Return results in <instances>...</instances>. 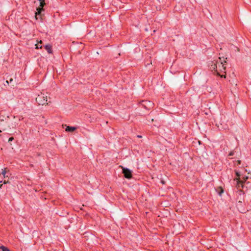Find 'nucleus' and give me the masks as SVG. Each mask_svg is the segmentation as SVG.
<instances>
[{
	"label": "nucleus",
	"mask_w": 251,
	"mask_h": 251,
	"mask_svg": "<svg viewBox=\"0 0 251 251\" xmlns=\"http://www.w3.org/2000/svg\"><path fill=\"white\" fill-rule=\"evenodd\" d=\"M14 140V138L13 137H10L8 139V142L12 141Z\"/></svg>",
	"instance_id": "obj_15"
},
{
	"label": "nucleus",
	"mask_w": 251,
	"mask_h": 251,
	"mask_svg": "<svg viewBox=\"0 0 251 251\" xmlns=\"http://www.w3.org/2000/svg\"><path fill=\"white\" fill-rule=\"evenodd\" d=\"M10 80V81H11L12 80V79L11 78Z\"/></svg>",
	"instance_id": "obj_25"
},
{
	"label": "nucleus",
	"mask_w": 251,
	"mask_h": 251,
	"mask_svg": "<svg viewBox=\"0 0 251 251\" xmlns=\"http://www.w3.org/2000/svg\"><path fill=\"white\" fill-rule=\"evenodd\" d=\"M138 137H141V136H139H139H138Z\"/></svg>",
	"instance_id": "obj_26"
},
{
	"label": "nucleus",
	"mask_w": 251,
	"mask_h": 251,
	"mask_svg": "<svg viewBox=\"0 0 251 251\" xmlns=\"http://www.w3.org/2000/svg\"><path fill=\"white\" fill-rule=\"evenodd\" d=\"M0 132H1V130H0Z\"/></svg>",
	"instance_id": "obj_27"
},
{
	"label": "nucleus",
	"mask_w": 251,
	"mask_h": 251,
	"mask_svg": "<svg viewBox=\"0 0 251 251\" xmlns=\"http://www.w3.org/2000/svg\"><path fill=\"white\" fill-rule=\"evenodd\" d=\"M36 10H37V12L35 13V18L36 20L38 19V15H40V16H41V13L42 11H44V9L43 8L41 7H38L36 9Z\"/></svg>",
	"instance_id": "obj_6"
},
{
	"label": "nucleus",
	"mask_w": 251,
	"mask_h": 251,
	"mask_svg": "<svg viewBox=\"0 0 251 251\" xmlns=\"http://www.w3.org/2000/svg\"><path fill=\"white\" fill-rule=\"evenodd\" d=\"M43 42L42 41L40 40V42H39V43L40 44H42Z\"/></svg>",
	"instance_id": "obj_21"
},
{
	"label": "nucleus",
	"mask_w": 251,
	"mask_h": 251,
	"mask_svg": "<svg viewBox=\"0 0 251 251\" xmlns=\"http://www.w3.org/2000/svg\"><path fill=\"white\" fill-rule=\"evenodd\" d=\"M219 60H214L213 61H211L209 64V67L210 70L211 71H214V73H215L217 75L220 76L221 77H224L226 78V75H220V72L218 69V65L219 64Z\"/></svg>",
	"instance_id": "obj_2"
},
{
	"label": "nucleus",
	"mask_w": 251,
	"mask_h": 251,
	"mask_svg": "<svg viewBox=\"0 0 251 251\" xmlns=\"http://www.w3.org/2000/svg\"><path fill=\"white\" fill-rule=\"evenodd\" d=\"M2 174V175L5 177V176H6V175L7 174L3 173V174Z\"/></svg>",
	"instance_id": "obj_20"
},
{
	"label": "nucleus",
	"mask_w": 251,
	"mask_h": 251,
	"mask_svg": "<svg viewBox=\"0 0 251 251\" xmlns=\"http://www.w3.org/2000/svg\"><path fill=\"white\" fill-rule=\"evenodd\" d=\"M121 166H119V167H120ZM122 168L123 169L122 170V173H131V172L127 168H123V167H122Z\"/></svg>",
	"instance_id": "obj_9"
},
{
	"label": "nucleus",
	"mask_w": 251,
	"mask_h": 251,
	"mask_svg": "<svg viewBox=\"0 0 251 251\" xmlns=\"http://www.w3.org/2000/svg\"><path fill=\"white\" fill-rule=\"evenodd\" d=\"M36 49H39V48L41 49L42 48V46L39 47L38 45H37V44L36 45Z\"/></svg>",
	"instance_id": "obj_16"
},
{
	"label": "nucleus",
	"mask_w": 251,
	"mask_h": 251,
	"mask_svg": "<svg viewBox=\"0 0 251 251\" xmlns=\"http://www.w3.org/2000/svg\"><path fill=\"white\" fill-rule=\"evenodd\" d=\"M46 5V3L45 0H43L42 1H40V7L43 8V7Z\"/></svg>",
	"instance_id": "obj_12"
},
{
	"label": "nucleus",
	"mask_w": 251,
	"mask_h": 251,
	"mask_svg": "<svg viewBox=\"0 0 251 251\" xmlns=\"http://www.w3.org/2000/svg\"><path fill=\"white\" fill-rule=\"evenodd\" d=\"M76 129V127L75 126H66V128L65 129L66 131L67 132H73Z\"/></svg>",
	"instance_id": "obj_7"
},
{
	"label": "nucleus",
	"mask_w": 251,
	"mask_h": 251,
	"mask_svg": "<svg viewBox=\"0 0 251 251\" xmlns=\"http://www.w3.org/2000/svg\"><path fill=\"white\" fill-rule=\"evenodd\" d=\"M235 173H239V172H238V171H235Z\"/></svg>",
	"instance_id": "obj_22"
},
{
	"label": "nucleus",
	"mask_w": 251,
	"mask_h": 251,
	"mask_svg": "<svg viewBox=\"0 0 251 251\" xmlns=\"http://www.w3.org/2000/svg\"><path fill=\"white\" fill-rule=\"evenodd\" d=\"M160 179H161V182L163 184H164L165 183V181H164V180L162 178V176H160Z\"/></svg>",
	"instance_id": "obj_14"
},
{
	"label": "nucleus",
	"mask_w": 251,
	"mask_h": 251,
	"mask_svg": "<svg viewBox=\"0 0 251 251\" xmlns=\"http://www.w3.org/2000/svg\"><path fill=\"white\" fill-rule=\"evenodd\" d=\"M1 186H2V184H0V188L1 187Z\"/></svg>",
	"instance_id": "obj_24"
},
{
	"label": "nucleus",
	"mask_w": 251,
	"mask_h": 251,
	"mask_svg": "<svg viewBox=\"0 0 251 251\" xmlns=\"http://www.w3.org/2000/svg\"><path fill=\"white\" fill-rule=\"evenodd\" d=\"M233 155V152H230L229 153V156H232Z\"/></svg>",
	"instance_id": "obj_18"
},
{
	"label": "nucleus",
	"mask_w": 251,
	"mask_h": 251,
	"mask_svg": "<svg viewBox=\"0 0 251 251\" xmlns=\"http://www.w3.org/2000/svg\"><path fill=\"white\" fill-rule=\"evenodd\" d=\"M0 249H1L2 251H10L8 248L4 246H0Z\"/></svg>",
	"instance_id": "obj_10"
},
{
	"label": "nucleus",
	"mask_w": 251,
	"mask_h": 251,
	"mask_svg": "<svg viewBox=\"0 0 251 251\" xmlns=\"http://www.w3.org/2000/svg\"><path fill=\"white\" fill-rule=\"evenodd\" d=\"M125 177L127 179H130L132 178V174H124Z\"/></svg>",
	"instance_id": "obj_11"
},
{
	"label": "nucleus",
	"mask_w": 251,
	"mask_h": 251,
	"mask_svg": "<svg viewBox=\"0 0 251 251\" xmlns=\"http://www.w3.org/2000/svg\"><path fill=\"white\" fill-rule=\"evenodd\" d=\"M237 164H240L241 162V160H238L237 161Z\"/></svg>",
	"instance_id": "obj_19"
},
{
	"label": "nucleus",
	"mask_w": 251,
	"mask_h": 251,
	"mask_svg": "<svg viewBox=\"0 0 251 251\" xmlns=\"http://www.w3.org/2000/svg\"><path fill=\"white\" fill-rule=\"evenodd\" d=\"M219 189H220V191L218 192L219 194L220 195H221V194L224 192V190L222 187H219Z\"/></svg>",
	"instance_id": "obj_13"
},
{
	"label": "nucleus",
	"mask_w": 251,
	"mask_h": 251,
	"mask_svg": "<svg viewBox=\"0 0 251 251\" xmlns=\"http://www.w3.org/2000/svg\"><path fill=\"white\" fill-rule=\"evenodd\" d=\"M6 169H4V170H3L2 169V173H6Z\"/></svg>",
	"instance_id": "obj_17"
},
{
	"label": "nucleus",
	"mask_w": 251,
	"mask_h": 251,
	"mask_svg": "<svg viewBox=\"0 0 251 251\" xmlns=\"http://www.w3.org/2000/svg\"><path fill=\"white\" fill-rule=\"evenodd\" d=\"M236 175L238 177L236 178L237 179L236 184L237 189H238L240 191L242 192L241 189L244 187V183L249 178V176H244L243 174H236Z\"/></svg>",
	"instance_id": "obj_1"
},
{
	"label": "nucleus",
	"mask_w": 251,
	"mask_h": 251,
	"mask_svg": "<svg viewBox=\"0 0 251 251\" xmlns=\"http://www.w3.org/2000/svg\"><path fill=\"white\" fill-rule=\"evenodd\" d=\"M0 182H1V181H0Z\"/></svg>",
	"instance_id": "obj_28"
},
{
	"label": "nucleus",
	"mask_w": 251,
	"mask_h": 251,
	"mask_svg": "<svg viewBox=\"0 0 251 251\" xmlns=\"http://www.w3.org/2000/svg\"><path fill=\"white\" fill-rule=\"evenodd\" d=\"M36 101L39 105L47 104V96H45L44 94L41 93L38 95V97L36 98Z\"/></svg>",
	"instance_id": "obj_3"
},
{
	"label": "nucleus",
	"mask_w": 251,
	"mask_h": 251,
	"mask_svg": "<svg viewBox=\"0 0 251 251\" xmlns=\"http://www.w3.org/2000/svg\"><path fill=\"white\" fill-rule=\"evenodd\" d=\"M218 59L219 60L218 69L219 72H220V74L221 73L224 72V75H226V67L225 66L226 63V61L224 60V58L223 57V59L221 57H219Z\"/></svg>",
	"instance_id": "obj_4"
},
{
	"label": "nucleus",
	"mask_w": 251,
	"mask_h": 251,
	"mask_svg": "<svg viewBox=\"0 0 251 251\" xmlns=\"http://www.w3.org/2000/svg\"><path fill=\"white\" fill-rule=\"evenodd\" d=\"M151 121L152 122H153V121H154L153 119H152L151 120Z\"/></svg>",
	"instance_id": "obj_23"
},
{
	"label": "nucleus",
	"mask_w": 251,
	"mask_h": 251,
	"mask_svg": "<svg viewBox=\"0 0 251 251\" xmlns=\"http://www.w3.org/2000/svg\"><path fill=\"white\" fill-rule=\"evenodd\" d=\"M140 104L145 109L147 110L151 109L153 107V103L151 101L142 100L140 102Z\"/></svg>",
	"instance_id": "obj_5"
},
{
	"label": "nucleus",
	"mask_w": 251,
	"mask_h": 251,
	"mask_svg": "<svg viewBox=\"0 0 251 251\" xmlns=\"http://www.w3.org/2000/svg\"><path fill=\"white\" fill-rule=\"evenodd\" d=\"M45 48L49 53H51L52 52V46L50 44L46 45L45 46Z\"/></svg>",
	"instance_id": "obj_8"
}]
</instances>
